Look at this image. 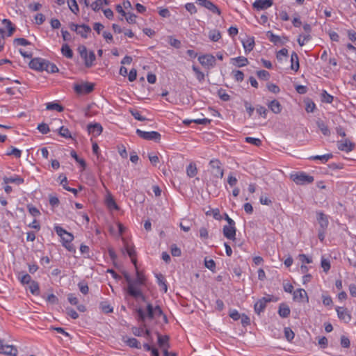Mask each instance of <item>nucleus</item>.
I'll return each mask as SVG.
<instances>
[{"label":"nucleus","mask_w":356,"mask_h":356,"mask_svg":"<svg viewBox=\"0 0 356 356\" xmlns=\"http://www.w3.org/2000/svg\"><path fill=\"white\" fill-rule=\"evenodd\" d=\"M136 312L137 314L138 321L143 323L144 327H146L145 322L147 318L154 319L163 315V311L160 306L157 305L154 307L149 302L147 304L146 312L141 307L136 308Z\"/></svg>","instance_id":"nucleus-1"},{"label":"nucleus","mask_w":356,"mask_h":356,"mask_svg":"<svg viewBox=\"0 0 356 356\" xmlns=\"http://www.w3.org/2000/svg\"><path fill=\"white\" fill-rule=\"evenodd\" d=\"M77 50L81 57L84 60L85 65L90 67L92 65L95 60V55L93 51L88 53L87 49L84 45H79Z\"/></svg>","instance_id":"nucleus-2"},{"label":"nucleus","mask_w":356,"mask_h":356,"mask_svg":"<svg viewBox=\"0 0 356 356\" xmlns=\"http://www.w3.org/2000/svg\"><path fill=\"white\" fill-rule=\"evenodd\" d=\"M292 180L299 185H304L312 183L314 180V177L307 175L305 172H299L291 175Z\"/></svg>","instance_id":"nucleus-3"},{"label":"nucleus","mask_w":356,"mask_h":356,"mask_svg":"<svg viewBox=\"0 0 356 356\" xmlns=\"http://www.w3.org/2000/svg\"><path fill=\"white\" fill-rule=\"evenodd\" d=\"M221 163L218 159H212L209 162L211 168V173L216 178H222L224 175L223 169L221 166Z\"/></svg>","instance_id":"nucleus-4"},{"label":"nucleus","mask_w":356,"mask_h":356,"mask_svg":"<svg viewBox=\"0 0 356 356\" xmlns=\"http://www.w3.org/2000/svg\"><path fill=\"white\" fill-rule=\"evenodd\" d=\"M137 135L143 139L147 140L159 141L161 140V134L157 131H143L140 129H136Z\"/></svg>","instance_id":"nucleus-5"},{"label":"nucleus","mask_w":356,"mask_h":356,"mask_svg":"<svg viewBox=\"0 0 356 356\" xmlns=\"http://www.w3.org/2000/svg\"><path fill=\"white\" fill-rule=\"evenodd\" d=\"M54 229L56 234L61 238L63 244H68L73 241L74 236L72 234L67 232L63 227L57 225L55 226Z\"/></svg>","instance_id":"nucleus-6"},{"label":"nucleus","mask_w":356,"mask_h":356,"mask_svg":"<svg viewBox=\"0 0 356 356\" xmlns=\"http://www.w3.org/2000/svg\"><path fill=\"white\" fill-rule=\"evenodd\" d=\"M198 60L200 64L208 69L216 65V58L211 54H206L199 56Z\"/></svg>","instance_id":"nucleus-7"},{"label":"nucleus","mask_w":356,"mask_h":356,"mask_svg":"<svg viewBox=\"0 0 356 356\" xmlns=\"http://www.w3.org/2000/svg\"><path fill=\"white\" fill-rule=\"evenodd\" d=\"M74 89L77 94H88L94 90V84L86 82L81 84H75Z\"/></svg>","instance_id":"nucleus-8"},{"label":"nucleus","mask_w":356,"mask_h":356,"mask_svg":"<svg viewBox=\"0 0 356 356\" xmlns=\"http://www.w3.org/2000/svg\"><path fill=\"white\" fill-rule=\"evenodd\" d=\"M157 336L158 344L159 347L163 349V356H169V352L168 350V349L170 348L168 336H162L159 333H157Z\"/></svg>","instance_id":"nucleus-9"},{"label":"nucleus","mask_w":356,"mask_h":356,"mask_svg":"<svg viewBox=\"0 0 356 356\" xmlns=\"http://www.w3.org/2000/svg\"><path fill=\"white\" fill-rule=\"evenodd\" d=\"M0 353L10 356H17L18 351L15 346L5 345L3 343V340L0 339Z\"/></svg>","instance_id":"nucleus-10"},{"label":"nucleus","mask_w":356,"mask_h":356,"mask_svg":"<svg viewBox=\"0 0 356 356\" xmlns=\"http://www.w3.org/2000/svg\"><path fill=\"white\" fill-rule=\"evenodd\" d=\"M271 301V298L270 296L268 297H264L261 299H259L254 306V312L257 314H260L261 312H264L266 307V304L268 302H270Z\"/></svg>","instance_id":"nucleus-11"},{"label":"nucleus","mask_w":356,"mask_h":356,"mask_svg":"<svg viewBox=\"0 0 356 356\" xmlns=\"http://www.w3.org/2000/svg\"><path fill=\"white\" fill-rule=\"evenodd\" d=\"M196 3L198 5L207 8L213 13L218 14V15H220L221 13L220 9L214 3L209 0H197Z\"/></svg>","instance_id":"nucleus-12"},{"label":"nucleus","mask_w":356,"mask_h":356,"mask_svg":"<svg viewBox=\"0 0 356 356\" xmlns=\"http://www.w3.org/2000/svg\"><path fill=\"white\" fill-rule=\"evenodd\" d=\"M45 61L46 60L41 58H35L30 61L29 65L31 69L38 71H44Z\"/></svg>","instance_id":"nucleus-13"},{"label":"nucleus","mask_w":356,"mask_h":356,"mask_svg":"<svg viewBox=\"0 0 356 356\" xmlns=\"http://www.w3.org/2000/svg\"><path fill=\"white\" fill-rule=\"evenodd\" d=\"M236 229L235 225H225L222 229V233L225 237L229 240H236Z\"/></svg>","instance_id":"nucleus-14"},{"label":"nucleus","mask_w":356,"mask_h":356,"mask_svg":"<svg viewBox=\"0 0 356 356\" xmlns=\"http://www.w3.org/2000/svg\"><path fill=\"white\" fill-rule=\"evenodd\" d=\"M293 300L298 302H309V297L305 289H298L293 291Z\"/></svg>","instance_id":"nucleus-15"},{"label":"nucleus","mask_w":356,"mask_h":356,"mask_svg":"<svg viewBox=\"0 0 356 356\" xmlns=\"http://www.w3.org/2000/svg\"><path fill=\"white\" fill-rule=\"evenodd\" d=\"M273 0H256L252 6L257 10L267 9L273 5Z\"/></svg>","instance_id":"nucleus-16"},{"label":"nucleus","mask_w":356,"mask_h":356,"mask_svg":"<svg viewBox=\"0 0 356 356\" xmlns=\"http://www.w3.org/2000/svg\"><path fill=\"white\" fill-rule=\"evenodd\" d=\"M317 214V220L320 225V229H327L329 224L328 217L322 211H318Z\"/></svg>","instance_id":"nucleus-17"},{"label":"nucleus","mask_w":356,"mask_h":356,"mask_svg":"<svg viewBox=\"0 0 356 356\" xmlns=\"http://www.w3.org/2000/svg\"><path fill=\"white\" fill-rule=\"evenodd\" d=\"M87 129L89 134H92L94 136H99L102 131V126L99 123L89 124L87 126Z\"/></svg>","instance_id":"nucleus-18"},{"label":"nucleus","mask_w":356,"mask_h":356,"mask_svg":"<svg viewBox=\"0 0 356 356\" xmlns=\"http://www.w3.org/2000/svg\"><path fill=\"white\" fill-rule=\"evenodd\" d=\"M129 289V296L134 298L136 300H141L143 302H147L146 296L143 293L141 289H140L138 287H136V289H132L130 287Z\"/></svg>","instance_id":"nucleus-19"},{"label":"nucleus","mask_w":356,"mask_h":356,"mask_svg":"<svg viewBox=\"0 0 356 356\" xmlns=\"http://www.w3.org/2000/svg\"><path fill=\"white\" fill-rule=\"evenodd\" d=\"M336 310L337 312L338 317L341 320L343 321L345 323H348L350 321V314L348 312L346 308L337 307Z\"/></svg>","instance_id":"nucleus-20"},{"label":"nucleus","mask_w":356,"mask_h":356,"mask_svg":"<svg viewBox=\"0 0 356 356\" xmlns=\"http://www.w3.org/2000/svg\"><path fill=\"white\" fill-rule=\"evenodd\" d=\"M338 149L341 151L349 152L353 150L355 145L348 140L338 142Z\"/></svg>","instance_id":"nucleus-21"},{"label":"nucleus","mask_w":356,"mask_h":356,"mask_svg":"<svg viewBox=\"0 0 356 356\" xmlns=\"http://www.w3.org/2000/svg\"><path fill=\"white\" fill-rule=\"evenodd\" d=\"M269 109L275 114L281 113L282 106L281 104L276 99L272 100L268 104Z\"/></svg>","instance_id":"nucleus-22"},{"label":"nucleus","mask_w":356,"mask_h":356,"mask_svg":"<svg viewBox=\"0 0 356 356\" xmlns=\"http://www.w3.org/2000/svg\"><path fill=\"white\" fill-rule=\"evenodd\" d=\"M3 180L5 184L13 183L17 185H21L24 182V179L18 175H15L10 177H3Z\"/></svg>","instance_id":"nucleus-23"},{"label":"nucleus","mask_w":356,"mask_h":356,"mask_svg":"<svg viewBox=\"0 0 356 356\" xmlns=\"http://www.w3.org/2000/svg\"><path fill=\"white\" fill-rule=\"evenodd\" d=\"M232 63L238 67H241L245 66L248 64V60L247 58L243 56H238L236 58H233L231 60Z\"/></svg>","instance_id":"nucleus-24"},{"label":"nucleus","mask_w":356,"mask_h":356,"mask_svg":"<svg viewBox=\"0 0 356 356\" xmlns=\"http://www.w3.org/2000/svg\"><path fill=\"white\" fill-rule=\"evenodd\" d=\"M124 247L128 255L131 257L132 263L136 267V253L134 246H130L127 242H124Z\"/></svg>","instance_id":"nucleus-25"},{"label":"nucleus","mask_w":356,"mask_h":356,"mask_svg":"<svg viewBox=\"0 0 356 356\" xmlns=\"http://www.w3.org/2000/svg\"><path fill=\"white\" fill-rule=\"evenodd\" d=\"M291 310L286 303H281L279 306L278 314L282 318H287L290 314Z\"/></svg>","instance_id":"nucleus-26"},{"label":"nucleus","mask_w":356,"mask_h":356,"mask_svg":"<svg viewBox=\"0 0 356 356\" xmlns=\"http://www.w3.org/2000/svg\"><path fill=\"white\" fill-rule=\"evenodd\" d=\"M91 32V28L86 24L79 25L76 33L79 34L82 38H86L88 34Z\"/></svg>","instance_id":"nucleus-27"},{"label":"nucleus","mask_w":356,"mask_h":356,"mask_svg":"<svg viewBox=\"0 0 356 356\" xmlns=\"http://www.w3.org/2000/svg\"><path fill=\"white\" fill-rule=\"evenodd\" d=\"M245 53L250 52L254 47V38H248L242 41Z\"/></svg>","instance_id":"nucleus-28"},{"label":"nucleus","mask_w":356,"mask_h":356,"mask_svg":"<svg viewBox=\"0 0 356 356\" xmlns=\"http://www.w3.org/2000/svg\"><path fill=\"white\" fill-rule=\"evenodd\" d=\"M291 68L292 70L297 72L299 69V59L298 56L296 52H293L291 56Z\"/></svg>","instance_id":"nucleus-29"},{"label":"nucleus","mask_w":356,"mask_h":356,"mask_svg":"<svg viewBox=\"0 0 356 356\" xmlns=\"http://www.w3.org/2000/svg\"><path fill=\"white\" fill-rule=\"evenodd\" d=\"M316 124L324 136H328L330 135V129L323 120H318L316 121Z\"/></svg>","instance_id":"nucleus-30"},{"label":"nucleus","mask_w":356,"mask_h":356,"mask_svg":"<svg viewBox=\"0 0 356 356\" xmlns=\"http://www.w3.org/2000/svg\"><path fill=\"white\" fill-rule=\"evenodd\" d=\"M58 179L60 180V184L63 185V188L66 191H70V192L73 193L75 195L77 193V190L76 189L73 188H70V187H69V186H67L66 185L67 182V177L65 176L60 175Z\"/></svg>","instance_id":"nucleus-31"},{"label":"nucleus","mask_w":356,"mask_h":356,"mask_svg":"<svg viewBox=\"0 0 356 356\" xmlns=\"http://www.w3.org/2000/svg\"><path fill=\"white\" fill-rule=\"evenodd\" d=\"M124 341L131 348H141L140 343L135 338H129L127 340H124Z\"/></svg>","instance_id":"nucleus-32"},{"label":"nucleus","mask_w":356,"mask_h":356,"mask_svg":"<svg viewBox=\"0 0 356 356\" xmlns=\"http://www.w3.org/2000/svg\"><path fill=\"white\" fill-rule=\"evenodd\" d=\"M62 54L67 58H72L73 56L72 50L67 44H63L61 47Z\"/></svg>","instance_id":"nucleus-33"},{"label":"nucleus","mask_w":356,"mask_h":356,"mask_svg":"<svg viewBox=\"0 0 356 356\" xmlns=\"http://www.w3.org/2000/svg\"><path fill=\"white\" fill-rule=\"evenodd\" d=\"M44 70L47 71V72L55 73L58 72V68L55 64L46 60Z\"/></svg>","instance_id":"nucleus-34"},{"label":"nucleus","mask_w":356,"mask_h":356,"mask_svg":"<svg viewBox=\"0 0 356 356\" xmlns=\"http://www.w3.org/2000/svg\"><path fill=\"white\" fill-rule=\"evenodd\" d=\"M197 170L194 163H191L186 168V174L189 177H193L196 175Z\"/></svg>","instance_id":"nucleus-35"},{"label":"nucleus","mask_w":356,"mask_h":356,"mask_svg":"<svg viewBox=\"0 0 356 356\" xmlns=\"http://www.w3.org/2000/svg\"><path fill=\"white\" fill-rule=\"evenodd\" d=\"M2 24L8 29V36H11L15 31V27L13 25L11 21L8 19H3L2 20Z\"/></svg>","instance_id":"nucleus-36"},{"label":"nucleus","mask_w":356,"mask_h":356,"mask_svg":"<svg viewBox=\"0 0 356 356\" xmlns=\"http://www.w3.org/2000/svg\"><path fill=\"white\" fill-rule=\"evenodd\" d=\"M67 4L69 6V8L70 10L74 13L75 15H77L79 12V6L77 4V2L76 0H67Z\"/></svg>","instance_id":"nucleus-37"},{"label":"nucleus","mask_w":356,"mask_h":356,"mask_svg":"<svg viewBox=\"0 0 356 356\" xmlns=\"http://www.w3.org/2000/svg\"><path fill=\"white\" fill-rule=\"evenodd\" d=\"M46 108L47 110H56L58 112H62L64 110V108L61 105L56 102L47 103Z\"/></svg>","instance_id":"nucleus-38"},{"label":"nucleus","mask_w":356,"mask_h":356,"mask_svg":"<svg viewBox=\"0 0 356 356\" xmlns=\"http://www.w3.org/2000/svg\"><path fill=\"white\" fill-rule=\"evenodd\" d=\"M145 276L143 275L140 274V273L138 270H137L136 271V279L135 280H134L135 286L138 287V286L143 285L145 284Z\"/></svg>","instance_id":"nucleus-39"},{"label":"nucleus","mask_w":356,"mask_h":356,"mask_svg":"<svg viewBox=\"0 0 356 356\" xmlns=\"http://www.w3.org/2000/svg\"><path fill=\"white\" fill-rule=\"evenodd\" d=\"M333 155L332 154H326L321 156H313L310 157V159L312 160H320L322 163H326L330 159L332 158Z\"/></svg>","instance_id":"nucleus-40"},{"label":"nucleus","mask_w":356,"mask_h":356,"mask_svg":"<svg viewBox=\"0 0 356 356\" xmlns=\"http://www.w3.org/2000/svg\"><path fill=\"white\" fill-rule=\"evenodd\" d=\"M209 38L211 40L217 42L221 38L220 32L218 30H212L209 33Z\"/></svg>","instance_id":"nucleus-41"},{"label":"nucleus","mask_w":356,"mask_h":356,"mask_svg":"<svg viewBox=\"0 0 356 356\" xmlns=\"http://www.w3.org/2000/svg\"><path fill=\"white\" fill-rule=\"evenodd\" d=\"M156 277L157 278L158 284L159 286H161L162 290L165 293L167 292L168 286H167V284H165V278H164L163 275L161 274H157Z\"/></svg>","instance_id":"nucleus-42"},{"label":"nucleus","mask_w":356,"mask_h":356,"mask_svg":"<svg viewBox=\"0 0 356 356\" xmlns=\"http://www.w3.org/2000/svg\"><path fill=\"white\" fill-rule=\"evenodd\" d=\"M168 43L173 47L176 49H179L181 46V41L175 38L173 36H168Z\"/></svg>","instance_id":"nucleus-43"},{"label":"nucleus","mask_w":356,"mask_h":356,"mask_svg":"<svg viewBox=\"0 0 356 356\" xmlns=\"http://www.w3.org/2000/svg\"><path fill=\"white\" fill-rule=\"evenodd\" d=\"M192 70L195 72L197 79L200 82H202L204 80V74L202 72H201L200 69L197 67L195 65L192 66Z\"/></svg>","instance_id":"nucleus-44"},{"label":"nucleus","mask_w":356,"mask_h":356,"mask_svg":"<svg viewBox=\"0 0 356 356\" xmlns=\"http://www.w3.org/2000/svg\"><path fill=\"white\" fill-rule=\"evenodd\" d=\"M29 289L32 294L38 295L40 291L38 283L35 281H32L29 285Z\"/></svg>","instance_id":"nucleus-45"},{"label":"nucleus","mask_w":356,"mask_h":356,"mask_svg":"<svg viewBox=\"0 0 356 356\" xmlns=\"http://www.w3.org/2000/svg\"><path fill=\"white\" fill-rule=\"evenodd\" d=\"M266 36L270 40V41L273 42L274 44H277L280 42V37L275 35L272 31H268L266 33Z\"/></svg>","instance_id":"nucleus-46"},{"label":"nucleus","mask_w":356,"mask_h":356,"mask_svg":"<svg viewBox=\"0 0 356 356\" xmlns=\"http://www.w3.org/2000/svg\"><path fill=\"white\" fill-rule=\"evenodd\" d=\"M124 277L125 278L126 282L128 284L127 291V293L129 294V290H130L129 289H130V287L132 288V289H136V287L135 286V284L134 282V280L130 277V276H129V275L128 273H125L124 274Z\"/></svg>","instance_id":"nucleus-47"},{"label":"nucleus","mask_w":356,"mask_h":356,"mask_svg":"<svg viewBox=\"0 0 356 356\" xmlns=\"http://www.w3.org/2000/svg\"><path fill=\"white\" fill-rule=\"evenodd\" d=\"M106 205L111 209L118 210L119 207L116 204L115 200L112 197H108L106 199Z\"/></svg>","instance_id":"nucleus-48"},{"label":"nucleus","mask_w":356,"mask_h":356,"mask_svg":"<svg viewBox=\"0 0 356 356\" xmlns=\"http://www.w3.org/2000/svg\"><path fill=\"white\" fill-rule=\"evenodd\" d=\"M70 155L72 158H74L76 160L77 163H79L83 167V169H85V168L86 167V163L85 161L83 159H80L75 151L72 150L70 152Z\"/></svg>","instance_id":"nucleus-49"},{"label":"nucleus","mask_w":356,"mask_h":356,"mask_svg":"<svg viewBox=\"0 0 356 356\" xmlns=\"http://www.w3.org/2000/svg\"><path fill=\"white\" fill-rule=\"evenodd\" d=\"M257 75L259 79L265 80V81L268 80L270 78L269 72L268 71L264 70L257 71Z\"/></svg>","instance_id":"nucleus-50"},{"label":"nucleus","mask_w":356,"mask_h":356,"mask_svg":"<svg viewBox=\"0 0 356 356\" xmlns=\"http://www.w3.org/2000/svg\"><path fill=\"white\" fill-rule=\"evenodd\" d=\"M316 108V105L310 99H308L305 102V110L307 113H312Z\"/></svg>","instance_id":"nucleus-51"},{"label":"nucleus","mask_w":356,"mask_h":356,"mask_svg":"<svg viewBox=\"0 0 356 356\" xmlns=\"http://www.w3.org/2000/svg\"><path fill=\"white\" fill-rule=\"evenodd\" d=\"M232 74L236 81L241 82L244 79V74L241 70H233Z\"/></svg>","instance_id":"nucleus-52"},{"label":"nucleus","mask_w":356,"mask_h":356,"mask_svg":"<svg viewBox=\"0 0 356 356\" xmlns=\"http://www.w3.org/2000/svg\"><path fill=\"white\" fill-rule=\"evenodd\" d=\"M59 134L63 137V138H72V136L70 133V131L67 128L62 126L60 127L59 129Z\"/></svg>","instance_id":"nucleus-53"},{"label":"nucleus","mask_w":356,"mask_h":356,"mask_svg":"<svg viewBox=\"0 0 356 356\" xmlns=\"http://www.w3.org/2000/svg\"><path fill=\"white\" fill-rule=\"evenodd\" d=\"M245 142L252 144L257 147H259L261 145V140L259 138L252 137H246L245 138Z\"/></svg>","instance_id":"nucleus-54"},{"label":"nucleus","mask_w":356,"mask_h":356,"mask_svg":"<svg viewBox=\"0 0 356 356\" xmlns=\"http://www.w3.org/2000/svg\"><path fill=\"white\" fill-rule=\"evenodd\" d=\"M102 3L101 0H96L90 4V8L95 12H98L102 8Z\"/></svg>","instance_id":"nucleus-55"},{"label":"nucleus","mask_w":356,"mask_h":356,"mask_svg":"<svg viewBox=\"0 0 356 356\" xmlns=\"http://www.w3.org/2000/svg\"><path fill=\"white\" fill-rule=\"evenodd\" d=\"M205 266L211 270L212 272H215L216 270V263L213 259H207V258L204 260Z\"/></svg>","instance_id":"nucleus-56"},{"label":"nucleus","mask_w":356,"mask_h":356,"mask_svg":"<svg viewBox=\"0 0 356 356\" xmlns=\"http://www.w3.org/2000/svg\"><path fill=\"white\" fill-rule=\"evenodd\" d=\"M322 102H326V103H332L333 101V96L328 94L326 90H323L322 94Z\"/></svg>","instance_id":"nucleus-57"},{"label":"nucleus","mask_w":356,"mask_h":356,"mask_svg":"<svg viewBox=\"0 0 356 356\" xmlns=\"http://www.w3.org/2000/svg\"><path fill=\"white\" fill-rule=\"evenodd\" d=\"M218 95L222 101L227 102L230 99V96L222 88L218 90Z\"/></svg>","instance_id":"nucleus-58"},{"label":"nucleus","mask_w":356,"mask_h":356,"mask_svg":"<svg viewBox=\"0 0 356 356\" xmlns=\"http://www.w3.org/2000/svg\"><path fill=\"white\" fill-rule=\"evenodd\" d=\"M284 335L286 339L289 341H291L294 338V332L292 331V330L290 327H285L284 328Z\"/></svg>","instance_id":"nucleus-59"},{"label":"nucleus","mask_w":356,"mask_h":356,"mask_svg":"<svg viewBox=\"0 0 356 356\" xmlns=\"http://www.w3.org/2000/svg\"><path fill=\"white\" fill-rule=\"evenodd\" d=\"M38 129L42 134H47L50 131L49 126L45 123L38 124Z\"/></svg>","instance_id":"nucleus-60"},{"label":"nucleus","mask_w":356,"mask_h":356,"mask_svg":"<svg viewBox=\"0 0 356 356\" xmlns=\"http://www.w3.org/2000/svg\"><path fill=\"white\" fill-rule=\"evenodd\" d=\"M129 111L134 118L139 121H145L147 120L145 118L143 117L137 110L131 109Z\"/></svg>","instance_id":"nucleus-61"},{"label":"nucleus","mask_w":356,"mask_h":356,"mask_svg":"<svg viewBox=\"0 0 356 356\" xmlns=\"http://www.w3.org/2000/svg\"><path fill=\"white\" fill-rule=\"evenodd\" d=\"M100 307H101V309L104 312V313H111L113 312V307H111V305L109 304H107L106 302H102L100 304Z\"/></svg>","instance_id":"nucleus-62"},{"label":"nucleus","mask_w":356,"mask_h":356,"mask_svg":"<svg viewBox=\"0 0 356 356\" xmlns=\"http://www.w3.org/2000/svg\"><path fill=\"white\" fill-rule=\"evenodd\" d=\"M14 43L17 45L27 46L31 44V42L25 38H19L14 40Z\"/></svg>","instance_id":"nucleus-63"},{"label":"nucleus","mask_w":356,"mask_h":356,"mask_svg":"<svg viewBox=\"0 0 356 356\" xmlns=\"http://www.w3.org/2000/svg\"><path fill=\"white\" fill-rule=\"evenodd\" d=\"M267 88L274 94H277L280 91V88L277 85L271 83L267 84Z\"/></svg>","instance_id":"nucleus-64"}]
</instances>
